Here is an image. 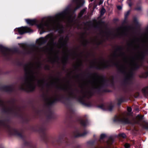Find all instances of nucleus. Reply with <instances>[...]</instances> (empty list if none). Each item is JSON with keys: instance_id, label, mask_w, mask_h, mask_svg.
Returning <instances> with one entry per match:
<instances>
[{"instance_id": "20", "label": "nucleus", "mask_w": 148, "mask_h": 148, "mask_svg": "<svg viewBox=\"0 0 148 148\" xmlns=\"http://www.w3.org/2000/svg\"><path fill=\"white\" fill-rule=\"evenodd\" d=\"M106 136V135L103 134H102L101 135L100 138L101 139H103Z\"/></svg>"}, {"instance_id": "1", "label": "nucleus", "mask_w": 148, "mask_h": 148, "mask_svg": "<svg viewBox=\"0 0 148 148\" xmlns=\"http://www.w3.org/2000/svg\"><path fill=\"white\" fill-rule=\"evenodd\" d=\"M25 70L26 76L25 83L22 84L20 88L21 89L28 91H32L35 88V83L37 85L42 86L44 84V80L40 79L35 73V69L33 64H29L25 66Z\"/></svg>"}, {"instance_id": "19", "label": "nucleus", "mask_w": 148, "mask_h": 148, "mask_svg": "<svg viewBox=\"0 0 148 148\" xmlns=\"http://www.w3.org/2000/svg\"><path fill=\"white\" fill-rule=\"evenodd\" d=\"M125 147L126 148H129L130 147V145L129 144L126 143L125 144Z\"/></svg>"}, {"instance_id": "7", "label": "nucleus", "mask_w": 148, "mask_h": 148, "mask_svg": "<svg viewBox=\"0 0 148 148\" xmlns=\"http://www.w3.org/2000/svg\"><path fill=\"white\" fill-rule=\"evenodd\" d=\"M107 62L104 61H101L98 64V67L99 69L106 67L108 66L106 65Z\"/></svg>"}, {"instance_id": "23", "label": "nucleus", "mask_w": 148, "mask_h": 148, "mask_svg": "<svg viewBox=\"0 0 148 148\" xmlns=\"http://www.w3.org/2000/svg\"><path fill=\"white\" fill-rule=\"evenodd\" d=\"M129 13H130V11H128L127 12V13L125 14V17L127 16L129 14Z\"/></svg>"}, {"instance_id": "24", "label": "nucleus", "mask_w": 148, "mask_h": 148, "mask_svg": "<svg viewBox=\"0 0 148 148\" xmlns=\"http://www.w3.org/2000/svg\"><path fill=\"white\" fill-rule=\"evenodd\" d=\"M147 125L148 126L147 127H146V126H145L144 127L145 128V129H148V124H147L146 125Z\"/></svg>"}, {"instance_id": "5", "label": "nucleus", "mask_w": 148, "mask_h": 148, "mask_svg": "<svg viewBox=\"0 0 148 148\" xmlns=\"http://www.w3.org/2000/svg\"><path fill=\"white\" fill-rule=\"evenodd\" d=\"M123 60L124 63V66L122 67V69L125 71L129 70V69L134 68L137 64L134 58H128L124 56Z\"/></svg>"}, {"instance_id": "29", "label": "nucleus", "mask_w": 148, "mask_h": 148, "mask_svg": "<svg viewBox=\"0 0 148 148\" xmlns=\"http://www.w3.org/2000/svg\"><path fill=\"white\" fill-rule=\"evenodd\" d=\"M91 1H92L93 0H90Z\"/></svg>"}, {"instance_id": "4", "label": "nucleus", "mask_w": 148, "mask_h": 148, "mask_svg": "<svg viewBox=\"0 0 148 148\" xmlns=\"http://www.w3.org/2000/svg\"><path fill=\"white\" fill-rule=\"evenodd\" d=\"M53 36L52 34L47 35L45 38H41L37 40L36 42L39 45H41L47 41L49 42L50 44L48 45V47L44 51L49 53H51L53 50Z\"/></svg>"}, {"instance_id": "6", "label": "nucleus", "mask_w": 148, "mask_h": 148, "mask_svg": "<svg viewBox=\"0 0 148 148\" xmlns=\"http://www.w3.org/2000/svg\"><path fill=\"white\" fill-rule=\"evenodd\" d=\"M20 34H22L25 33L30 32L32 30L31 29L27 27H22L17 29Z\"/></svg>"}, {"instance_id": "17", "label": "nucleus", "mask_w": 148, "mask_h": 148, "mask_svg": "<svg viewBox=\"0 0 148 148\" xmlns=\"http://www.w3.org/2000/svg\"><path fill=\"white\" fill-rule=\"evenodd\" d=\"M106 12L104 8H102L101 11V14L103 15Z\"/></svg>"}, {"instance_id": "27", "label": "nucleus", "mask_w": 148, "mask_h": 148, "mask_svg": "<svg viewBox=\"0 0 148 148\" xmlns=\"http://www.w3.org/2000/svg\"><path fill=\"white\" fill-rule=\"evenodd\" d=\"M17 38H18H18H20V37H18Z\"/></svg>"}, {"instance_id": "12", "label": "nucleus", "mask_w": 148, "mask_h": 148, "mask_svg": "<svg viewBox=\"0 0 148 148\" xmlns=\"http://www.w3.org/2000/svg\"><path fill=\"white\" fill-rule=\"evenodd\" d=\"M144 43L145 45L148 44V36L145 37L143 40Z\"/></svg>"}, {"instance_id": "13", "label": "nucleus", "mask_w": 148, "mask_h": 148, "mask_svg": "<svg viewBox=\"0 0 148 148\" xmlns=\"http://www.w3.org/2000/svg\"><path fill=\"white\" fill-rule=\"evenodd\" d=\"M115 121H124L120 117H116V119H114V120Z\"/></svg>"}, {"instance_id": "30", "label": "nucleus", "mask_w": 148, "mask_h": 148, "mask_svg": "<svg viewBox=\"0 0 148 148\" xmlns=\"http://www.w3.org/2000/svg\"><path fill=\"white\" fill-rule=\"evenodd\" d=\"M140 119H142V118H140Z\"/></svg>"}, {"instance_id": "22", "label": "nucleus", "mask_w": 148, "mask_h": 148, "mask_svg": "<svg viewBox=\"0 0 148 148\" xmlns=\"http://www.w3.org/2000/svg\"><path fill=\"white\" fill-rule=\"evenodd\" d=\"M117 8L118 9L121 10L122 9V7L121 6H118L117 7Z\"/></svg>"}, {"instance_id": "16", "label": "nucleus", "mask_w": 148, "mask_h": 148, "mask_svg": "<svg viewBox=\"0 0 148 148\" xmlns=\"http://www.w3.org/2000/svg\"><path fill=\"white\" fill-rule=\"evenodd\" d=\"M85 10L84 9L82 10L80 12V13L79 14V16L80 17L84 13V12H85Z\"/></svg>"}, {"instance_id": "15", "label": "nucleus", "mask_w": 148, "mask_h": 148, "mask_svg": "<svg viewBox=\"0 0 148 148\" xmlns=\"http://www.w3.org/2000/svg\"><path fill=\"white\" fill-rule=\"evenodd\" d=\"M143 91L145 94L147 93L148 92V87L143 89Z\"/></svg>"}, {"instance_id": "3", "label": "nucleus", "mask_w": 148, "mask_h": 148, "mask_svg": "<svg viewBox=\"0 0 148 148\" xmlns=\"http://www.w3.org/2000/svg\"><path fill=\"white\" fill-rule=\"evenodd\" d=\"M104 82L103 77L97 74L95 75L94 77L91 81L86 82L84 85L89 88H99L102 85Z\"/></svg>"}, {"instance_id": "8", "label": "nucleus", "mask_w": 148, "mask_h": 148, "mask_svg": "<svg viewBox=\"0 0 148 148\" xmlns=\"http://www.w3.org/2000/svg\"><path fill=\"white\" fill-rule=\"evenodd\" d=\"M60 44L61 45V46L59 47L60 48L62 47L63 49L66 50V47L65 41L63 40V38H61L59 40Z\"/></svg>"}, {"instance_id": "25", "label": "nucleus", "mask_w": 148, "mask_h": 148, "mask_svg": "<svg viewBox=\"0 0 148 148\" xmlns=\"http://www.w3.org/2000/svg\"><path fill=\"white\" fill-rule=\"evenodd\" d=\"M103 3V1H101L100 2H99V5H100L101 4V3Z\"/></svg>"}, {"instance_id": "10", "label": "nucleus", "mask_w": 148, "mask_h": 148, "mask_svg": "<svg viewBox=\"0 0 148 148\" xmlns=\"http://www.w3.org/2000/svg\"><path fill=\"white\" fill-rule=\"evenodd\" d=\"M25 21L27 24L31 25H33L36 23V21L34 20L26 19Z\"/></svg>"}, {"instance_id": "2", "label": "nucleus", "mask_w": 148, "mask_h": 148, "mask_svg": "<svg viewBox=\"0 0 148 148\" xmlns=\"http://www.w3.org/2000/svg\"><path fill=\"white\" fill-rule=\"evenodd\" d=\"M64 13L57 14L54 17H49L43 18L38 27L41 29H56L59 26V21L64 20L66 17Z\"/></svg>"}, {"instance_id": "18", "label": "nucleus", "mask_w": 148, "mask_h": 148, "mask_svg": "<svg viewBox=\"0 0 148 148\" xmlns=\"http://www.w3.org/2000/svg\"><path fill=\"white\" fill-rule=\"evenodd\" d=\"M119 136H120L121 137L124 138H125L126 137L125 134L123 133L120 134Z\"/></svg>"}, {"instance_id": "14", "label": "nucleus", "mask_w": 148, "mask_h": 148, "mask_svg": "<svg viewBox=\"0 0 148 148\" xmlns=\"http://www.w3.org/2000/svg\"><path fill=\"white\" fill-rule=\"evenodd\" d=\"M127 111L128 112V113H127L128 115H130L131 114V112L132 111V109L130 107H129L127 108Z\"/></svg>"}, {"instance_id": "21", "label": "nucleus", "mask_w": 148, "mask_h": 148, "mask_svg": "<svg viewBox=\"0 0 148 148\" xmlns=\"http://www.w3.org/2000/svg\"><path fill=\"white\" fill-rule=\"evenodd\" d=\"M21 46L23 48H25L26 47V45L25 44H21Z\"/></svg>"}, {"instance_id": "28", "label": "nucleus", "mask_w": 148, "mask_h": 148, "mask_svg": "<svg viewBox=\"0 0 148 148\" xmlns=\"http://www.w3.org/2000/svg\"><path fill=\"white\" fill-rule=\"evenodd\" d=\"M12 131H14H14H15V130H12Z\"/></svg>"}, {"instance_id": "9", "label": "nucleus", "mask_w": 148, "mask_h": 148, "mask_svg": "<svg viewBox=\"0 0 148 148\" xmlns=\"http://www.w3.org/2000/svg\"><path fill=\"white\" fill-rule=\"evenodd\" d=\"M116 31L117 32V35H121L124 34L125 32V29L123 27H121L118 28Z\"/></svg>"}, {"instance_id": "11", "label": "nucleus", "mask_w": 148, "mask_h": 148, "mask_svg": "<svg viewBox=\"0 0 148 148\" xmlns=\"http://www.w3.org/2000/svg\"><path fill=\"white\" fill-rule=\"evenodd\" d=\"M54 100L53 98H49L47 101V103L48 104H51L54 102Z\"/></svg>"}, {"instance_id": "26", "label": "nucleus", "mask_w": 148, "mask_h": 148, "mask_svg": "<svg viewBox=\"0 0 148 148\" xmlns=\"http://www.w3.org/2000/svg\"><path fill=\"white\" fill-rule=\"evenodd\" d=\"M129 5L130 6H131V5L130 4H129Z\"/></svg>"}]
</instances>
